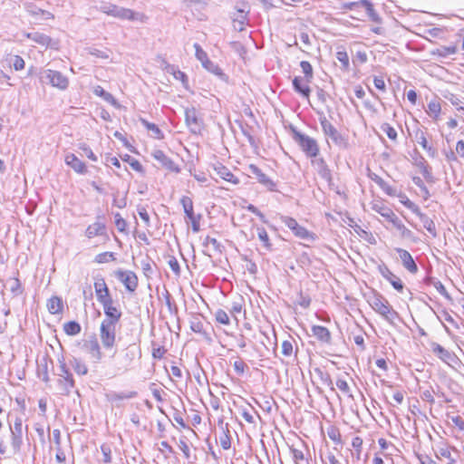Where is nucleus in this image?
<instances>
[{
  "label": "nucleus",
  "mask_w": 464,
  "mask_h": 464,
  "mask_svg": "<svg viewBox=\"0 0 464 464\" xmlns=\"http://www.w3.org/2000/svg\"><path fill=\"white\" fill-rule=\"evenodd\" d=\"M100 10L106 14L114 16L119 19L139 21L141 23L147 20V16L144 14L136 13L130 9L121 7L110 3L102 4L100 7Z\"/></svg>",
  "instance_id": "nucleus-1"
},
{
  "label": "nucleus",
  "mask_w": 464,
  "mask_h": 464,
  "mask_svg": "<svg viewBox=\"0 0 464 464\" xmlns=\"http://www.w3.org/2000/svg\"><path fill=\"white\" fill-rule=\"evenodd\" d=\"M371 307L388 321H392L397 313L390 305L389 302L379 293L373 292L368 298Z\"/></svg>",
  "instance_id": "nucleus-2"
},
{
  "label": "nucleus",
  "mask_w": 464,
  "mask_h": 464,
  "mask_svg": "<svg viewBox=\"0 0 464 464\" xmlns=\"http://www.w3.org/2000/svg\"><path fill=\"white\" fill-rule=\"evenodd\" d=\"M320 123L324 134L327 139H330L336 147L342 150L349 148L347 137L338 131V130L325 117L320 118Z\"/></svg>",
  "instance_id": "nucleus-3"
},
{
  "label": "nucleus",
  "mask_w": 464,
  "mask_h": 464,
  "mask_svg": "<svg viewBox=\"0 0 464 464\" xmlns=\"http://www.w3.org/2000/svg\"><path fill=\"white\" fill-rule=\"evenodd\" d=\"M294 140L301 147L307 157L315 158L319 152V147L316 140L299 131H294Z\"/></svg>",
  "instance_id": "nucleus-4"
},
{
  "label": "nucleus",
  "mask_w": 464,
  "mask_h": 464,
  "mask_svg": "<svg viewBox=\"0 0 464 464\" xmlns=\"http://www.w3.org/2000/svg\"><path fill=\"white\" fill-rule=\"evenodd\" d=\"M118 324L102 321L100 326V338L105 349H112L116 343V327Z\"/></svg>",
  "instance_id": "nucleus-5"
},
{
  "label": "nucleus",
  "mask_w": 464,
  "mask_h": 464,
  "mask_svg": "<svg viewBox=\"0 0 464 464\" xmlns=\"http://www.w3.org/2000/svg\"><path fill=\"white\" fill-rule=\"evenodd\" d=\"M196 58L201 63V65L209 72L220 77L225 78V74L219 66L208 59L207 53L200 47L198 44H194Z\"/></svg>",
  "instance_id": "nucleus-6"
},
{
  "label": "nucleus",
  "mask_w": 464,
  "mask_h": 464,
  "mask_svg": "<svg viewBox=\"0 0 464 464\" xmlns=\"http://www.w3.org/2000/svg\"><path fill=\"white\" fill-rule=\"evenodd\" d=\"M41 79L47 80L53 87L62 91L66 90L69 86L68 78L58 71L46 69L41 72Z\"/></svg>",
  "instance_id": "nucleus-7"
},
{
  "label": "nucleus",
  "mask_w": 464,
  "mask_h": 464,
  "mask_svg": "<svg viewBox=\"0 0 464 464\" xmlns=\"http://www.w3.org/2000/svg\"><path fill=\"white\" fill-rule=\"evenodd\" d=\"M249 12L250 6L247 2H237L235 5V12L232 14L234 27L237 26L236 24H237L239 29H244L245 25H249L247 19Z\"/></svg>",
  "instance_id": "nucleus-8"
},
{
  "label": "nucleus",
  "mask_w": 464,
  "mask_h": 464,
  "mask_svg": "<svg viewBox=\"0 0 464 464\" xmlns=\"http://www.w3.org/2000/svg\"><path fill=\"white\" fill-rule=\"evenodd\" d=\"M372 209L392 222L397 229L407 230L405 226L401 223L394 212L384 204L381 202H375L372 204Z\"/></svg>",
  "instance_id": "nucleus-9"
},
{
  "label": "nucleus",
  "mask_w": 464,
  "mask_h": 464,
  "mask_svg": "<svg viewBox=\"0 0 464 464\" xmlns=\"http://www.w3.org/2000/svg\"><path fill=\"white\" fill-rule=\"evenodd\" d=\"M185 121L191 132L198 134L203 129V121L194 107L185 109Z\"/></svg>",
  "instance_id": "nucleus-10"
},
{
  "label": "nucleus",
  "mask_w": 464,
  "mask_h": 464,
  "mask_svg": "<svg viewBox=\"0 0 464 464\" xmlns=\"http://www.w3.org/2000/svg\"><path fill=\"white\" fill-rule=\"evenodd\" d=\"M279 219L294 233L295 237L301 239H308L312 237V234L305 227L300 226L295 218L281 215Z\"/></svg>",
  "instance_id": "nucleus-11"
},
{
  "label": "nucleus",
  "mask_w": 464,
  "mask_h": 464,
  "mask_svg": "<svg viewBox=\"0 0 464 464\" xmlns=\"http://www.w3.org/2000/svg\"><path fill=\"white\" fill-rule=\"evenodd\" d=\"M115 276L124 285L129 292H134L138 287V277L130 270L119 269L115 271Z\"/></svg>",
  "instance_id": "nucleus-12"
},
{
  "label": "nucleus",
  "mask_w": 464,
  "mask_h": 464,
  "mask_svg": "<svg viewBox=\"0 0 464 464\" xmlns=\"http://www.w3.org/2000/svg\"><path fill=\"white\" fill-rule=\"evenodd\" d=\"M103 308L105 318L102 321L109 323L118 324L121 317V312L120 309L113 304L112 298L101 304Z\"/></svg>",
  "instance_id": "nucleus-13"
},
{
  "label": "nucleus",
  "mask_w": 464,
  "mask_h": 464,
  "mask_svg": "<svg viewBox=\"0 0 464 464\" xmlns=\"http://www.w3.org/2000/svg\"><path fill=\"white\" fill-rule=\"evenodd\" d=\"M152 158L157 160L162 168H165L166 169L172 171V172H179L180 169L177 166V164L169 158L162 150H154L151 152Z\"/></svg>",
  "instance_id": "nucleus-14"
},
{
  "label": "nucleus",
  "mask_w": 464,
  "mask_h": 464,
  "mask_svg": "<svg viewBox=\"0 0 464 464\" xmlns=\"http://www.w3.org/2000/svg\"><path fill=\"white\" fill-rule=\"evenodd\" d=\"M249 171L252 175L256 177L257 181L266 187L269 191L276 190V184L256 165L250 164Z\"/></svg>",
  "instance_id": "nucleus-15"
},
{
  "label": "nucleus",
  "mask_w": 464,
  "mask_h": 464,
  "mask_svg": "<svg viewBox=\"0 0 464 464\" xmlns=\"http://www.w3.org/2000/svg\"><path fill=\"white\" fill-rule=\"evenodd\" d=\"M379 273L384 277L398 292H402L404 285L401 278L394 275L389 267L382 264L378 266Z\"/></svg>",
  "instance_id": "nucleus-16"
},
{
  "label": "nucleus",
  "mask_w": 464,
  "mask_h": 464,
  "mask_svg": "<svg viewBox=\"0 0 464 464\" xmlns=\"http://www.w3.org/2000/svg\"><path fill=\"white\" fill-rule=\"evenodd\" d=\"M431 348L432 352L450 366L454 367V365L458 363V358L455 356V354L451 353L441 345L438 343H432Z\"/></svg>",
  "instance_id": "nucleus-17"
},
{
  "label": "nucleus",
  "mask_w": 464,
  "mask_h": 464,
  "mask_svg": "<svg viewBox=\"0 0 464 464\" xmlns=\"http://www.w3.org/2000/svg\"><path fill=\"white\" fill-rule=\"evenodd\" d=\"M94 290H95L97 300L100 304H102V303L106 302L107 300L111 299L109 288L107 286V284H106L104 278H102V277L98 278L94 282Z\"/></svg>",
  "instance_id": "nucleus-18"
},
{
  "label": "nucleus",
  "mask_w": 464,
  "mask_h": 464,
  "mask_svg": "<svg viewBox=\"0 0 464 464\" xmlns=\"http://www.w3.org/2000/svg\"><path fill=\"white\" fill-rule=\"evenodd\" d=\"M396 252L399 254L404 268L411 274H416L418 272V266L409 251L402 248H396Z\"/></svg>",
  "instance_id": "nucleus-19"
},
{
  "label": "nucleus",
  "mask_w": 464,
  "mask_h": 464,
  "mask_svg": "<svg viewBox=\"0 0 464 464\" xmlns=\"http://www.w3.org/2000/svg\"><path fill=\"white\" fill-rule=\"evenodd\" d=\"M64 161L66 165L71 167L76 173L84 174L87 171L85 163L73 153H68L64 158Z\"/></svg>",
  "instance_id": "nucleus-20"
},
{
  "label": "nucleus",
  "mask_w": 464,
  "mask_h": 464,
  "mask_svg": "<svg viewBox=\"0 0 464 464\" xmlns=\"http://www.w3.org/2000/svg\"><path fill=\"white\" fill-rule=\"evenodd\" d=\"M353 6L356 7L359 10H362L368 15V17L373 22L379 23L380 18L376 12L373 9L372 3L369 0H362L357 3H353Z\"/></svg>",
  "instance_id": "nucleus-21"
},
{
  "label": "nucleus",
  "mask_w": 464,
  "mask_h": 464,
  "mask_svg": "<svg viewBox=\"0 0 464 464\" xmlns=\"http://www.w3.org/2000/svg\"><path fill=\"white\" fill-rule=\"evenodd\" d=\"M214 170L220 179L234 185H237L239 183V179L235 177V175L226 166L218 164L214 167Z\"/></svg>",
  "instance_id": "nucleus-22"
},
{
  "label": "nucleus",
  "mask_w": 464,
  "mask_h": 464,
  "mask_svg": "<svg viewBox=\"0 0 464 464\" xmlns=\"http://www.w3.org/2000/svg\"><path fill=\"white\" fill-rule=\"evenodd\" d=\"M53 441H54L55 450H56V454H55L56 461L59 463H64L66 460V455H65L64 450L62 448L60 430H58V429L53 430Z\"/></svg>",
  "instance_id": "nucleus-23"
},
{
  "label": "nucleus",
  "mask_w": 464,
  "mask_h": 464,
  "mask_svg": "<svg viewBox=\"0 0 464 464\" xmlns=\"http://www.w3.org/2000/svg\"><path fill=\"white\" fill-rule=\"evenodd\" d=\"M305 78L295 77L293 80V86L295 92L301 93L303 96L308 98L311 92L309 83Z\"/></svg>",
  "instance_id": "nucleus-24"
},
{
  "label": "nucleus",
  "mask_w": 464,
  "mask_h": 464,
  "mask_svg": "<svg viewBox=\"0 0 464 464\" xmlns=\"http://www.w3.org/2000/svg\"><path fill=\"white\" fill-rule=\"evenodd\" d=\"M26 36L42 46H53L51 38L40 31L29 32L26 34Z\"/></svg>",
  "instance_id": "nucleus-25"
},
{
  "label": "nucleus",
  "mask_w": 464,
  "mask_h": 464,
  "mask_svg": "<svg viewBox=\"0 0 464 464\" xmlns=\"http://www.w3.org/2000/svg\"><path fill=\"white\" fill-rule=\"evenodd\" d=\"M105 231H106L105 225L102 222L97 220L93 224H91L88 226V227L85 230V236L88 238H92L94 237L102 236V235L105 234Z\"/></svg>",
  "instance_id": "nucleus-26"
},
{
  "label": "nucleus",
  "mask_w": 464,
  "mask_h": 464,
  "mask_svg": "<svg viewBox=\"0 0 464 464\" xmlns=\"http://www.w3.org/2000/svg\"><path fill=\"white\" fill-rule=\"evenodd\" d=\"M313 335L320 342L329 343L331 342V333L330 331L321 325H314L312 327Z\"/></svg>",
  "instance_id": "nucleus-27"
},
{
  "label": "nucleus",
  "mask_w": 464,
  "mask_h": 464,
  "mask_svg": "<svg viewBox=\"0 0 464 464\" xmlns=\"http://www.w3.org/2000/svg\"><path fill=\"white\" fill-rule=\"evenodd\" d=\"M85 347L87 348L92 358L95 359L96 361H101V359L102 358V353L101 351L100 344L96 338H92L87 341L85 343Z\"/></svg>",
  "instance_id": "nucleus-28"
},
{
  "label": "nucleus",
  "mask_w": 464,
  "mask_h": 464,
  "mask_svg": "<svg viewBox=\"0 0 464 464\" xmlns=\"http://www.w3.org/2000/svg\"><path fill=\"white\" fill-rule=\"evenodd\" d=\"M414 213L419 217L420 222L423 227L433 236H436V227L432 219H430L427 215L420 212L419 208H414Z\"/></svg>",
  "instance_id": "nucleus-29"
},
{
  "label": "nucleus",
  "mask_w": 464,
  "mask_h": 464,
  "mask_svg": "<svg viewBox=\"0 0 464 464\" xmlns=\"http://www.w3.org/2000/svg\"><path fill=\"white\" fill-rule=\"evenodd\" d=\"M136 395H137L136 392H111L106 394V399L108 401L116 402L118 401L132 399Z\"/></svg>",
  "instance_id": "nucleus-30"
},
{
  "label": "nucleus",
  "mask_w": 464,
  "mask_h": 464,
  "mask_svg": "<svg viewBox=\"0 0 464 464\" xmlns=\"http://www.w3.org/2000/svg\"><path fill=\"white\" fill-rule=\"evenodd\" d=\"M313 164L316 168L319 175L323 179L326 180H329L331 179L330 169H328L325 161L323 159H316L313 160Z\"/></svg>",
  "instance_id": "nucleus-31"
},
{
  "label": "nucleus",
  "mask_w": 464,
  "mask_h": 464,
  "mask_svg": "<svg viewBox=\"0 0 464 464\" xmlns=\"http://www.w3.org/2000/svg\"><path fill=\"white\" fill-rule=\"evenodd\" d=\"M26 10L34 16L40 17L41 19L47 20L53 18V15L50 12L42 10L33 4L26 5Z\"/></svg>",
  "instance_id": "nucleus-32"
},
{
  "label": "nucleus",
  "mask_w": 464,
  "mask_h": 464,
  "mask_svg": "<svg viewBox=\"0 0 464 464\" xmlns=\"http://www.w3.org/2000/svg\"><path fill=\"white\" fill-rule=\"evenodd\" d=\"M47 308L48 311L53 314H59L63 310L62 300L57 296H53L48 300Z\"/></svg>",
  "instance_id": "nucleus-33"
},
{
  "label": "nucleus",
  "mask_w": 464,
  "mask_h": 464,
  "mask_svg": "<svg viewBox=\"0 0 464 464\" xmlns=\"http://www.w3.org/2000/svg\"><path fill=\"white\" fill-rule=\"evenodd\" d=\"M5 61L14 67L15 71H21L24 68V60L19 55L8 54Z\"/></svg>",
  "instance_id": "nucleus-34"
},
{
  "label": "nucleus",
  "mask_w": 464,
  "mask_h": 464,
  "mask_svg": "<svg viewBox=\"0 0 464 464\" xmlns=\"http://www.w3.org/2000/svg\"><path fill=\"white\" fill-rule=\"evenodd\" d=\"M180 204L182 205L184 213L188 218H192V216L195 215L193 210V201L189 197L183 196L180 198Z\"/></svg>",
  "instance_id": "nucleus-35"
},
{
  "label": "nucleus",
  "mask_w": 464,
  "mask_h": 464,
  "mask_svg": "<svg viewBox=\"0 0 464 464\" xmlns=\"http://www.w3.org/2000/svg\"><path fill=\"white\" fill-rule=\"evenodd\" d=\"M23 445V434L11 433V447L14 454L21 451Z\"/></svg>",
  "instance_id": "nucleus-36"
},
{
  "label": "nucleus",
  "mask_w": 464,
  "mask_h": 464,
  "mask_svg": "<svg viewBox=\"0 0 464 464\" xmlns=\"http://www.w3.org/2000/svg\"><path fill=\"white\" fill-rule=\"evenodd\" d=\"M6 284L14 295H19L23 293L21 282L17 277L8 279Z\"/></svg>",
  "instance_id": "nucleus-37"
},
{
  "label": "nucleus",
  "mask_w": 464,
  "mask_h": 464,
  "mask_svg": "<svg viewBox=\"0 0 464 464\" xmlns=\"http://www.w3.org/2000/svg\"><path fill=\"white\" fill-rule=\"evenodd\" d=\"M140 121L147 130H151L153 138L159 140L163 138L162 131L156 124L149 122L144 119H141Z\"/></svg>",
  "instance_id": "nucleus-38"
},
{
  "label": "nucleus",
  "mask_w": 464,
  "mask_h": 464,
  "mask_svg": "<svg viewBox=\"0 0 464 464\" xmlns=\"http://www.w3.org/2000/svg\"><path fill=\"white\" fill-rule=\"evenodd\" d=\"M81 325L75 321H70L63 324V330L68 335H76L81 332Z\"/></svg>",
  "instance_id": "nucleus-39"
},
{
  "label": "nucleus",
  "mask_w": 464,
  "mask_h": 464,
  "mask_svg": "<svg viewBox=\"0 0 464 464\" xmlns=\"http://www.w3.org/2000/svg\"><path fill=\"white\" fill-rule=\"evenodd\" d=\"M72 367L74 372L79 375H86L88 373L87 365L77 358H73L71 362Z\"/></svg>",
  "instance_id": "nucleus-40"
},
{
  "label": "nucleus",
  "mask_w": 464,
  "mask_h": 464,
  "mask_svg": "<svg viewBox=\"0 0 464 464\" xmlns=\"http://www.w3.org/2000/svg\"><path fill=\"white\" fill-rule=\"evenodd\" d=\"M440 103L437 99H433L428 103L427 112L430 114V116L437 118L440 112Z\"/></svg>",
  "instance_id": "nucleus-41"
},
{
  "label": "nucleus",
  "mask_w": 464,
  "mask_h": 464,
  "mask_svg": "<svg viewBox=\"0 0 464 464\" xmlns=\"http://www.w3.org/2000/svg\"><path fill=\"white\" fill-rule=\"evenodd\" d=\"M257 237L266 249H271L268 234L264 227H256Z\"/></svg>",
  "instance_id": "nucleus-42"
},
{
  "label": "nucleus",
  "mask_w": 464,
  "mask_h": 464,
  "mask_svg": "<svg viewBox=\"0 0 464 464\" xmlns=\"http://www.w3.org/2000/svg\"><path fill=\"white\" fill-rule=\"evenodd\" d=\"M60 383L63 385V390L65 394H69L71 390L74 387V380L72 375H68L63 377V380H60Z\"/></svg>",
  "instance_id": "nucleus-43"
},
{
  "label": "nucleus",
  "mask_w": 464,
  "mask_h": 464,
  "mask_svg": "<svg viewBox=\"0 0 464 464\" xmlns=\"http://www.w3.org/2000/svg\"><path fill=\"white\" fill-rule=\"evenodd\" d=\"M114 260H115V256H114V253H112V252L100 253L94 258V261L98 264L108 263V262L114 261Z\"/></svg>",
  "instance_id": "nucleus-44"
},
{
  "label": "nucleus",
  "mask_w": 464,
  "mask_h": 464,
  "mask_svg": "<svg viewBox=\"0 0 464 464\" xmlns=\"http://www.w3.org/2000/svg\"><path fill=\"white\" fill-rule=\"evenodd\" d=\"M300 66L304 74V78L307 80V82H311L313 79V67L311 63L307 61H302L300 63Z\"/></svg>",
  "instance_id": "nucleus-45"
},
{
  "label": "nucleus",
  "mask_w": 464,
  "mask_h": 464,
  "mask_svg": "<svg viewBox=\"0 0 464 464\" xmlns=\"http://www.w3.org/2000/svg\"><path fill=\"white\" fill-rule=\"evenodd\" d=\"M327 435H328L329 439L332 440L334 442H335L337 444L342 443V436L337 428L331 427L330 429H328Z\"/></svg>",
  "instance_id": "nucleus-46"
},
{
  "label": "nucleus",
  "mask_w": 464,
  "mask_h": 464,
  "mask_svg": "<svg viewBox=\"0 0 464 464\" xmlns=\"http://www.w3.org/2000/svg\"><path fill=\"white\" fill-rule=\"evenodd\" d=\"M215 317H216L217 322H218L221 324L227 325L230 323L228 314H227V312H225L222 309H218L216 312Z\"/></svg>",
  "instance_id": "nucleus-47"
},
{
  "label": "nucleus",
  "mask_w": 464,
  "mask_h": 464,
  "mask_svg": "<svg viewBox=\"0 0 464 464\" xmlns=\"http://www.w3.org/2000/svg\"><path fill=\"white\" fill-rule=\"evenodd\" d=\"M382 130L386 133V135L392 140H395L397 138V131L396 130L392 127L388 123H384L382 125Z\"/></svg>",
  "instance_id": "nucleus-48"
},
{
  "label": "nucleus",
  "mask_w": 464,
  "mask_h": 464,
  "mask_svg": "<svg viewBox=\"0 0 464 464\" xmlns=\"http://www.w3.org/2000/svg\"><path fill=\"white\" fill-rule=\"evenodd\" d=\"M114 218H115V226L117 227V229L120 232H125L126 227H127L126 220L119 213H116L114 215Z\"/></svg>",
  "instance_id": "nucleus-49"
},
{
  "label": "nucleus",
  "mask_w": 464,
  "mask_h": 464,
  "mask_svg": "<svg viewBox=\"0 0 464 464\" xmlns=\"http://www.w3.org/2000/svg\"><path fill=\"white\" fill-rule=\"evenodd\" d=\"M290 450L295 464H299L300 461L304 460V455L302 450L292 447Z\"/></svg>",
  "instance_id": "nucleus-50"
},
{
  "label": "nucleus",
  "mask_w": 464,
  "mask_h": 464,
  "mask_svg": "<svg viewBox=\"0 0 464 464\" xmlns=\"http://www.w3.org/2000/svg\"><path fill=\"white\" fill-rule=\"evenodd\" d=\"M281 352L285 356H290L293 353V344L289 340H285L282 343Z\"/></svg>",
  "instance_id": "nucleus-51"
},
{
  "label": "nucleus",
  "mask_w": 464,
  "mask_h": 464,
  "mask_svg": "<svg viewBox=\"0 0 464 464\" xmlns=\"http://www.w3.org/2000/svg\"><path fill=\"white\" fill-rule=\"evenodd\" d=\"M169 266L176 276L180 275V266L176 257L171 256L168 261Z\"/></svg>",
  "instance_id": "nucleus-52"
},
{
  "label": "nucleus",
  "mask_w": 464,
  "mask_h": 464,
  "mask_svg": "<svg viewBox=\"0 0 464 464\" xmlns=\"http://www.w3.org/2000/svg\"><path fill=\"white\" fill-rule=\"evenodd\" d=\"M336 58L344 68L349 66V56L345 51H338L336 53Z\"/></svg>",
  "instance_id": "nucleus-53"
},
{
  "label": "nucleus",
  "mask_w": 464,
  "mask_h": 464,
  "mask_svg": "<svg viewBox=\"0 0 464 464\" xmlns=\"http://www.w3.org/2000/svg\"><path fill=\"white\" fill-rule=\"evenodd\" d=\"M375 181L388 195H394V189L390 185H388L382 179L378 178L377 179H375Z\"/></svg>",
  "instance_id": "nucleus-54"
},
{
  "label": "nucleus",
  "mask_w": 464,
  "mask_h": 464,
  "mask_svg": "<svg viewBox=\"0 0 464 464\" xmlns=\"http://www.w3.org/2000/svg\"><path fill=\"white\" fill-rule=\"evenodd\" d=\"M138 214L147 227L150 225V216L144 207L138 208Z\"/></svg>",
  "instance_id": "nucleus-55"
},
{
  "label": "nucleus",
  "mask_w": 464,
  "mask_h": 464,
  "mask_svg": "<svg viewBox=\"0 0 464 464\" xmlns=\"http://www.w3.org/2000/svg\"><path fill=\"white\" fill-rule=\"evenodd\" d=\"M101 450H102V453L103 455V461L105 463H110L111 462V448L107 445H102L101 446Z\"/></svg>",
  "instance_id": "nucleus-56"
},
{
  "label": "nucleus",
  "mask_w": 464,
  "mask_h": 464,
  "mask_svg": "<svg viewBox=\"0 0 464 464\" xmlns=\"http://www.w3.org/2000/svg\"><path fill=\"white\" fill-rule=\"evenodd\" d=\"M204 245L205 246H212L213 249L215 251H220V244L219 242L214 238V237H207L204 240Z\"/></svg>",
  "instance_id": "nucleus-57"
},
{
  "label": "nucleus",
  "mask_w": 464,
  "mask_h": 464,
  "mask_svg": "<svg viewBox=\"0 0 464 464\" xmlns=\"http://www.w3.org/2000/svg\"><path fill=\"white\" fill-rule=\"evenodd\" d=\"M200 218H201L200 215H198V216L194 215V216H192V218H188L189 221L191 222L192 230L195 233L198 232L200 229Z\"/></svg>",
  "instance_id": "nucleus-58"
},
{
  "label": "nucleus",
  "mask_w": 464,
  "mask_h": 464,
  "mask_svg": "<svg viewBox=\"0 0 464 464\" xmlns=\"http://www.w3.org/2000/svg\"><path fill=\"white\" fill-rule=\"evenodd\" d=\"M80 149L83 150L84 154L88 159H90L92 161H97V156L92 152L90 147H88L86 144H82L80 146Z\"/></svg>",
  "instance_id": "nucleus-59"
},
{
  "label": "nucleus",
  "mask_w": 464,
  "mask_h": 464,
  "mask_svg": "<svg viewBox=\"0 0 464 464\" xmlns=\"http://www.w3.org/2000/svg\"><path fill=\"white\" fill-rule=\"evenodd\" d=\"M179 449L183 452L184 457L187 459H189V458H190L189 447H188V443L184 440H179Z\"/></svg>",
  "instance_id": "nucleus-60"
},
{
  "label": "nucleus",
  "mask_w": 464,
  "mask_h": 464,
  "mask_svg": "<svg viewBox=\"0 0 464 464\" xmlns=\"http://www.w3.org/2000/svg\"><path fill=\"white\" fill-rule=\"evenodd\" d=\"M11 433H17V434H23V423L22 420L17 418L14 422V426L10 427Z\"/></svg>",
  "instance_id": "nucleus-61"
},
{
  "label": "nucleus",
  "mask_w": 464,
  "mask_h": 464,
  "mask_svg": "<svg viewBox=\"0 0 464 464\" xmlns=\"http://www.w3.org/2000/svg\"><path fill=\"white\" fill-rule=\"evenodd\" d=\"M233 367L237 374H243L246 365L242 360H237L234 362Z\"/></svg>",
  "instance_id": "nucleus-62"
},
{
  "label": "nucleus",
  "mask_w": 464,
  "mask_h": 464,
  "mask_svg": "<svg viewBox=\"0 0 464 464\" xmlns=\"http://www.w3.org/2000/svg\"><path fill=\"white\" fill-rule=\"evenodd\" d=\"M336 386L339 390H341L344 393H349L350 392V387L347 383V382L345 380H343V379H338L336 381Z\"/></svg>",
  "instance_id": "nucleus-63"
},
{
  "label": "nucleus",
  "mask_w": 464,
  "mask_h": 464,
  "mask_svg": "<svg viewBox=\"0 0 464 464\" xmlns=\"http://www.w3.org/2000/svg\"><path fill=\"white\" fill-rule=\"evenodd\" d=\"M246 209L248 211H250L251 213L255 214L256 216H257L264 223L266 222L264 214L261 211H259V209L256 207H255L254 205H251V204L248 205L246 207Z\"/></svg>",
  "instance_id": "nucleus-64"
}]
</instances>
